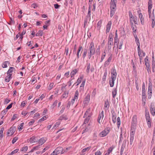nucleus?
Here are the masks:
<instances>
[{"label":"nucleus","instance_id":"obj_3","mask_svg":"<svg viewBox=\"0 0 155 155\" xmlns=\"http://www.w3.org/2000/svg\"><path fill=\"white\" fill-rule=\"evenodd\" d=\"M95 52V49L94 48V44L93 42H91L88 48V58L90 59L92 55H94Z\"/></svg>","mask_w":155,"mask_h":155},{"label":"nucleus","instance_id":"obj_37","mask_svg":"<svg viewBox=\"0 0 155 155\" xmlns=\"http://www.w3.org/2000/svg\"><path fill=\"white\" fill-rule=\"evenodd\" d=\"M151 18L152 20V26L153 28H154L155 25V21L154 20V17L153 15H152L151 18Z\"/></svg>","mask_w":155,"mask_h":155},{"label":"nucleus","instance_id":"obj_51","mask_svg":"<svg viewBox=\"0 0 155 155\" xmlns=\"http://www.w3.org/2000/svg\"><path fill=\"white\" fill-rule=\"evenodd\" d=\"M114 148V147L113 145H112L111 147L109 148L108 150V152L110 153L112 151Z\"/></svg>","mask_w":155,"mask_h":155},{"label":"nucleus","instance_id":"obj_55","mask_svg":"<svg viewBox=\"0 0 155 155\" xmlns=\"http://www.w3.org/2000/svg\"><path fill=\"white\" fill-rule=\"evenodd\" d=\"M18 139V138L17 137H15L13 138L12 141V143H14L16 142Z\"/></svg>","mask_w":155,"mask_h":155},{"label":"nucleus","instance_id":"obj_45","mask_svg":"<svg viewBox=\"0 0 155 155\" xmlns=\"http://www.w3.org/2000/svg\"><path fill=\"white\" fill-rule=\"evenodd\" d=\"M107 75V71H106L104 74L103 76V78H102V80L103 81H105Z\"/></svg>","mask_w":155,"mask_h":155},{"label":"nucleus","instance_id":"obj_16","mask_svg":"<svg viewBox=\"0 0 155 155\" xmlns=\"http://www.w3.org/2000/svg\"><path fill=\"white\" fill-rule=\"evenodd\" d=\"M145 65L148 72L150 71V64L148 57L147 56L144 60Z\"/></svg>","mask_w":155,"mask_h":155},{"label":"nucleus","instance_id":"obj_9","mask_svg":"<svg viewBox=\"0 0 155 155\" xmlns=\"http://www.w3.org/2000/svg\"><path fill=\"white\" fill-rule=\"evenodd\" d=\"M94 69L93 65H91L90 63L87 64L86 71L87 74H89L90 72H93L94 71Z\"/></svg>","mask_w":155,"mask_h":155},{"label":"nucleus","instance_id":"obj_11","mask_svg":"<svg viewBox=\"0 0 155 155\" xmlns=\"http://www.w3.org/2000/svg\"><path fill=\"white\" fill-rule=\"evenodd\" d=\"M152 93V86L151 85H150V83H149L148 91H147V95L149 99L151 98Z\"/></svg>","mask_w":155,"mask_h":155},{"label":"nucleus","instance_id":"obj_5","mask_svg":"<svg viewBox=\"0 0 155 155\" xmlns=\"http://www.w3.org/2000/svg\"><path fill=\"white\" fill-rule=\"evenodd\" d=\"M110 131V130L108 128H105L104 130L100 133L99 135L101 137H104L108 134Z\"/></svg>","mask_w":155,"mask_h":155},{"label":"nucleus","instance_id":"obj_64","mask_svg":"<svg viewBox=\"0 0 155 155\" xmlns=\"http://www.w3.org/2000/svg\"><path fill=\"white\" fill-rule=\"evenodd\" d=\"M59 119L61 120H66L67 119V118L66 117V116H61L60 118H59Z\"/></svg>","mask_w":155,"mask_h":155},{"label":"nucleus","instance_id":"obj_32","mask_svg":"<svg viewBox=\"0 0 155 155\" xmlns=\"http://www.w3.org/2000/svg\"><path fill=\"white\" fill-rule=\"evenodd\" d=\"M15 71V68L13 67H10L8 71L7 74H11V73H12L13 71Z\"/></svg>","mask_w":155,"mask_h":155},{"label":"nucleus","instance_id":"obj_42","mask_svg":"<svg viewBox=\"0 0 155 155\" xmlns=\"http://www.w3.org/2000/svg\"><path fill=\"white\" fill-rule=\"evenodd\" d=\"M137 121V117L136 115H134L132 118V121L133 123L135 124Z\"/></svg>","mask_w":155,"mask_h":155},{"label":"nucleus","instance_id":"obj_44","mask_svg":"<svg viewBox=\"0 0 155 155\" xmlns=\"http://www.w3.org/2000/svg\"><path fill=\"white\" fill-rule=\"evenodd\" d=\"M4 130V127H2L0 130V138H2L3 135V132Z\"/></svg>","mask_w":155,"mask_h":155},{"label":"nucleus","instance_id":"obj_58","mask_svg":"<svg viewBox=\"0 0 155 155\" xmlns=\"http://www.w3.org/2000/svg\"><path fill=\"white\" fill-rule=\"evenodd\" d=\"M28 113L27 111L23 110L21 112V114L23 115L24 116H25L28 114Z\"/></svg>","mask_w":155,"mask_h":155},{"label":"nucleus","instance_id":"obj_28","mask_svg":"<svg viewBox=\"0 0 155 155\" xmlns=\"http://www.w3.org/2000/svg\"><path fill=\"white\" fill-rule=\"evenodd\" d=\"M152 68L153 71H154V68L155 67V61H154V56L153 52L152 53Z\"/></svg>","mask_w":155,"mask_h":155},{"label":"nucleus","instance_id":"obj_14","mask_svg":"<svg viewBox=\"0 0 155 155\" xmlns=\"http://www.w3.org/2000/svg\"><path fill=\"white\" fill-rule=\"evenodd\" d=\"M150 113L153 116L155 115V104L151 103L150 107Z\"/></svg>","mask_w":155,"mask_h":155},{"label":"nucleus","instance_id":"obj_35","mask_svg":"<svg viewBox=\"0 0 155 155\" xmlns=\"http://www.w3.org/2000/svg\"><path fill=\"white\" fill-rule=\"evenodd\" d=\"M102 21L100 20L97 23V29L98 30H100L101 26Z\"/></svg>","mask_w":155,"mask_h":155},{"label":"nucleus","instance_id":"obj_17","mask_svg":"<svg viewBox=\"0 0 155 155\" xmlns=\"http://www.w3.org/2000/svg\"><path fill=\"white\" fill-rule=\"evenodd\" d=\"M84 78V75L83 74L81 75L79 78L77 79V80L76 82V83H75L72 86V87H73L74 85V84H76V86H78L79 85L80 83H81V82L82 80L83 79V78Z\"/></svg>","mask_w":155,"mask_h":155},{"label":"nucleus","instance_id":"obj_26","mask_svg":"<svg viewBox=\"0 0 155 155\" xmlns=\"http://www.w3.org/2000/svg\"><path fill=\"white\" fill-rule=\"evenodd\" d=\"M90 100V96L89 95H87L85 97L84 102V104H88Z\"/></svg>","mask_w":155,"mask_h":155},{"label":"nucleus","instance_id":"obj_25","mask_svg":"<svg viewBox=\"0 0 155 155\" xmlns=\"http://www.w3.org/2000/svg\"><path fill=\"white\" fill-rule=\"evenodd\" d=\"M146 95V89L144 83H143L142 86V96H144Z\"/></svg>","mask_w":155,"mask_h":155},{"label":"nucleus","instance_id":"obj_6","mask_svg":"<svg viewBox=\"0 0 155 155\" xmlns=\"http://www.w3.org/2000/svg\"><path fill=\"white\" fill-rule=\"evenodd\" d=\"M118 36L117 35V30L116 31L115 33V36L114 38V47H113V49H114L115 48V45H116L117 47L116 48V49L115 50V52L117 53V48L118 47L117 44H118Z\"/></svg>","mask_w":155,"mask_h":155},{"label":"nucleus","instance_id":"obj_38","mask_svg":"<svg viewBox=\"0 0 155 155\" xmlns=\"http://www.w3.org/2000/svg\"><path fill=\"white\" fill-rule=\"evenodd\" d=\"M117 127L119 129L120 125L121 124L120 119V117H117Z\"/></svg>","mask_w":155,"mask_h":155},{"label":"nucleus","instance_id":"obj_23","mask_svg":"<svg viewBox=\"0 0 155 155\" xmlns=\"http://www.w3.org/2000/svg\"><path fill=\"white\" fill-rule=\"evenodd\" d=\"M82 47L81 45H80L79 46V47L78 48V49L77 50V52L76 54L77 55V58L78 59V58H79L80 56L81 55V54H80V52L81 51V52H82Z\"/></svg>","mask_w":155,"mask_h":155},{"label":"nucleus","instance_id":"obj_33","mask_svg":"<svg viewBox=\"0 0 155 155\" xmlns=\"http://www.w3.org/2000/svg\"><path fill=\"white\" fill-rule=\"evenodd\" d=\"M152 5H148V13H149V15L150 18H151V16L152 15H153L151 14V9L152 8Z\"/></svg>","mask_w":155,"mask_h":155},{"label":"nucleus","instance_id":"obj_2","mask_svg":"<svg viewBox=\"0 0 155 155\" xmlns=\"http://www.w3.org/2000/svg\"><path fill=\"white\" fill-rule=\"evenodd\" d=\"M111 79L110 80L109 83L110 87H113L114 84V81L116 79L117 75L116 70L113 68L111 70Z\"/></svg>","mask_w":155,"mask_h":155},{"label":"nucleus","instance_id":"obj_53","mask_svg":"<svg viewBox=\"0 0 155 155\" xmlns=\"http://www.w3.org/2000/svg\"><path fill=\"white\" fill-rule=\"evenodd\" d=\"M73 79H71L69 81L67 82V84L68 85V87H70L71 86L72 84V81Z\"/></svg>","mask_w":155,"mask_h":155},{"label":"nucleus","instance_id":"obj_48","mask_svg":"<svg viewBox=\"0 0 155 155\" xmlns=\"http://www.w3.org/2000/svg\"><path fill=\"white\" fill-rule=\"evenodd\" d=\"M108 48L109 49H110L113 44V41H108Z\"/></svg>","mask_w":155,"mask_h":155},{"label":"nucleus","instance_id":"obj_57","mask_svg":"<svg viewBox=\"0 0 155 155\" xmlns=\"http://www.w3.org/2000/svg\"><path fill=\"white\" fill-rule=\"evenodd\" d=\"M85 80H84L82 82L81 84L80 88H81L82 87H84L85 84Z\"/></svg>","mask_w":155,"mask_h":155},{"label":"nucleus","instance_id":"obj_15","mask_svg":"<svg viewBox=\"0 0 155 155\" xmlns=\"http://www.w3.org/2000/svg\"><path fill=\"white\" fill-rule=\"evenodd\" d=\"M139 12H140V10L139 11H138L137 12L138 13V17L140 20L141 24L143 25H144V18L143 17L142 13Z\"/></svg>","mask_w":155,"mask_h":155},{"label":"nucleus","instance_id":"obj_19","mask_svg":"<svg viewBox=\"0 0 155 155\" xmlns=\"http://www.w3.org/2000/svg\"><path fill=\"white\" fill-rule=\"evenodd\" d=\"M55 152H56L57 154L59 153H63L64 152L63 151V148L61 147L56 148L55 150Z\"/></svg>","mask_w":155,"mask_h":155},{"label":"nucleus","instance_id":"obj_27","mask_svg":"<svg viewBox=\"0 0 155 155\" xmlns=\"http://www.w3.org/2000/svg\"><path fill=\"white\" fill-rule=\"evenodd\" d=\"M12 74H9L7 76L5 79V81L6 82H9L12 78Z\"/></svg>","mask_w":155,"mask_h":155},{"label":"nucleus","instance_id":"obj_24","mask_svg":"<svg viewBox=\"0 0 155 155\" xmlns=\"http://www.w3.org/2000/svg\"><path fill=\"white\" fill-rule=\"evenodd\" d=\"M46 140V138H41L38 140V143L40 145H42L45 142Z\"/></svg>","mask_w":155,"mask_h":155},{"label":"nucleus","instance_id":"obj_52","mask_svg":"<svg viewBox=\"0 0 155 155\" xmlns=\"http://www.w3.org/2000/svg\"><path fill=\"white\" fill-rule=\"evenodd\" d=\"M60 121H58L56 122V123L54 125L53 127L54 128V129H56L57 127H58L60 125Z\"/></svg>","mask_w":155,"mask_h":155},{"label":"nucleus","instance_id":"obj_61","mask_svg":"<svg viewBox=\"0 0 155 155\" xmlns=\"http://www.w3.org/2000/svg\"><path fill=\"white\" fill-rule=\"evenodd\" d=\"M35 120H33V119H32L31 121L28 123V125L29 126H32L33 125V124L35 122Z\"/></svg>","mask_w":155,"mask_h":155},{"label":"nucleus","instance_id":"obj_13","mask_svg":"<svg viewBox=\"0 0 155 155\" xmlns=\"http://www.w3.org/2000/svg\"><path fill=\"white\" fill-rule=\"evenodd\" d=\"M104 117V112L103 111H102L101 112L99 113L97 119V121L100 124H101V123L102 122Z\"/></svg>","mask_w":155,"mask_h":155},{"label":"nucleus","instance_id":"obj_7","mask_svg":"<svg viewBox=\"0 0 155 155\" xmlns=\"http://www.w3.org/2000/svg\"><path fill=\"white\" fill-rule=\"evenodd\" d=\"M145 117L148 125L149 127H150L151 126V119L149 112L148 111H146Z\"/></svg>","mask_w":155,"mask_h":155},{"label":"nucleus","instance_id":"obj_39","mask_svg":"<svg viewBox=\"0 0 155 155\" xmlns=\"http://www.w3.org/2000/svg\"><path fill=\"white\" fill-rule=\"evenodd\" d=\"M106 55V53L105 52H104L102 54L101 58V62H102L104 59Z\"/></svg>","mask_w":155,"mask_h":155},{"label":"nucleus","instance_id":"obj_22","mask_svg":"<svg viewBox=\"0 0 155 155\" xmlns=\"http://www.w3.org/2000/svg\"><path fill=\"white\" fill-rule=\"evenodd\" d=\"M69 95V91H65L61 96V99H66L68 97Z\"/></svg>","mask_w":155,"mask_h":155},{"label":"nucleus","instance_id":"obj_41","mask_svg":"<svg viewBox=\"0 0 155 155\" xmlns=\"http://www.w3.org/2000/svg\"><path fill=\"white\" fill-rule=\"evenodd\" d=\"M47 118V117L46 116H45L39 120L38 121V123H41L42 121L45 120H46Z\"/></svg>","mask_w":155,"mask_h":155},{"label":"nucleus","instance_id":"obj_20","mask_svg":"<svg viewBox=\"0 0 155 155\" xmlns=\"http://www.w3.org/2000/svg\"><path fill=\"white\" fill-rule=\"evenodd\" d=\"M111 25H112L111 21H109L106 26V33H108V32H109V31L110 29Z\"/></svg>","mask_w":155,"mask_h":155},{"label":"nucleus","instance_id":"obj_59","mask_svg":"<svg viewBox=\"0 0 155 155\" xmlns=\"http://www.w3.org/2000/svg\"><path fill=\"white\" fill-rule=\"evenodd\" d=\"M7 61H5L3 62L2 64V67L3 68H6L8 67L7 64Z\"/></svg>","mask_w":155,"mask_h":155},{"label":"nucleus","instance_id":"obj_10","mask_svg":"<svg viewBox=\"0 0 155 155\" xmlns=\"http://www.w3.org/2000/svg\"><path fill=\"white\" fill-rule=\"evenodd\" d=\"M79 96V92L78 91H76L74 94V97L72 99L71 101V103L72 105H73L75 101H77L78 100Z\"/></svg>","mask_w":155,"mask_h":155},{"label":"nucleus","instance_id":"obj_36","mask_svg":"<svg viewBox=\"0 0 155 155\" xmlns=\"http://www.w3.org/2000/svg\"><path fill=\"white\" fill-rule=\"evenodd\" d=\"M117 88L113 89V90L112 91V93L113 95V98H114L117 95Z\"/></svg>","mask_w":155,"mask_h":155},{"label":"nucleus","instance_id":"obj_21","mask_svg":"<svg viewBox=\"0 0 155 155\" xmlns=\"http://www.w3.org/2000/svg\"><path fill=\"white\" fill-rule=\"evenodd\" d=\"M78 71V69H74L71 72L70 75L72 79H73L74 78V75L77 74Z\"/></svg>","mask_w":155,"mask_h":155},{"label":"nucleus","instance_id":"obj_8","mask_svg":"<svg viewBox=\"0 0 155 155\" xmlns=\"http://www.w3.org/2000/svg\"><path fill=\"white\" fill-rule=\"evenodd\" d=\"M16 130V128L15 126H12L7 131L8 136H12L15 132Z\"/></svg>","mask_w":155,"mask_h":155},{"label":"nucleus","instance_id":"obj_63","mask_svg":"<svg viewBox=\"0 0 155 155\" xmlns=\"http://www.w3.org/2000/svg\"><path fill=\"white\" fill-rule=\"evenodd\" d=\"M87 53V50L85 51H84L83 52V58L84 59V58L86 56V54Z\"/></svg>","mask_w":155,"mask_h":155},{"label":"nucleus","instance_id":"obj_31","mask_svg":"<svg viewBox=\"0 0 155 155\" xmlns=\"http://www.w3.org/2000/svg\"><path fill=\"white\" fill-rule=\"evenodd\" d=\"M31 84H34L37 82V78L35 76H33L31 78Z\"/></svg>","mask_w":155,"mask_h":155},{"label":"nucleus","instance_id":"obj_54","mask_svg":"<svg viewBox=\"0 0 155 155\" xmlns=\"http://www.w3.org/2000/svg\"><path fill=\"white\" fill-rule=\"evenodd\" d=\"M90 119V117H87L85 119V120H84V124H87L89 120Z\"/></svg>","mask_w":155,"mask_h":155},{"label":"nucleus","instance_id":"obj_47","mask_svg":"<svg viewBox=\"0 0 155 155\" xmlns=\"http://www.w3.org/2000/svg\"><path fill=\"white\" fill-rule=\"evenodd\" d=\"M24 123H21V124H20L18 128V129L19 131H20L23 129L24 127Z\"/></svg>","mask_w":155,"mask_h":155},{"label":"nucleus","instance_id":"obj_43","mask_svg":"<svg viewBox=\"0 0 155 155\" xmlns=\"http://www.w3.org/2000/svg\"><path fill=\"white\" fill-rule=\"evenodd\" d=\"M54 84L53 83H50L48 86V89L50 91L51 90L53 87Z\"/></svg>","mask_w":155,"mask_h":155},{"label":"nucleus","instance_id":"obj_49","mask_svg":"<svg viewBox=\"0 0 155 155\" xmlns=\"http://www.w3.org/2000/svg\"><path fill=\"white\" fill-rule=\"evenodd\" d=\"M91 147H87V148H85L83 150H82V153H84L86 151H88L91 148Z\"/></svg>","mask_w":155,"mask_h":155},{"label":"nucleus","instance_id":"obj_56","mask_svg":"<svg viewBox=\"0 0 155 155\" xmlns=\"http://www.w3.org/2000/svg\"><path fill=\"white\" fill-rule=\"evenodd\" d=\"M108 41H113V35L112 34H110L109 35Z\"/></svg>","mask_w":155,"mask_h":155},{"label":"nucleus","instance_id":"obj_29","mask_svg":"<svg viewBox=\"0 0 155 155\" xmlns=\"http://www.w3.org/2000/svg\"><path fill=\"white\" fill-rule=\"evenodd\" d=\"M91 109L90 108H89L86 111L85 113V116L86 115L88 116V117H90L91 115Z\"/></svg>","mask_w":155,"mask_h":155},{"label":"nucleus","instance_id":"obj_12","mask_svg":"<svg viewBox=\"0 0 155 155\" xmlns=\"http://www.w3.org/2000/svg\"><path fill=\"white\" fill-rule=\"evenodd\" d=\"M135 129L134 128H131L130 133V143L131 144L134 140V135L135 134Z\"/></svg>","mask_w":155,"mask_h":155},{"label":"nucleus","instance_id":"obj_50","mask_svg":"<svg viewBox=\"0 0 155 155\" xmlns=\"http://www.w3.org/2000/svg\"><path fill=\"white\" fill-rule=\"evenodd\" d=\"M109 106V103L108 101H105L104 107L105 108H108Z\"/></svg>","mask_w":155,"mask_h":155},{"label":"nucleus","instance_id":"obj_4","mask_svg":"<svg viewBox=\"0 0 155 155\" xmlns=\"http://www.w3.org/2000/svg\"><path fill=\"white\" fill-rule=\"evenodd\" d=\"M129 18L131 25H134V23L137 25L138 24V18L136 16H133L132 13L130 11L129 12Z\"/></svg>","mask_w":155,"mask_h":155},{"label":"nucleus","instance_id":"obj_18","mask_svg":"<svg viewBox=\"0 0 155 155\" xmlns=\"http://www.w3.org/2000/svg\"><path fill=\"white\" fill-rule=\"evenodd\" d=\"M38 140V139L37 137L33 136L29 139V141L31 143H33L37 142Z\"/></svg>","mask_w":155,"mask_h":155},{"label":"nucleus","instance_id":"obj_40","mask_svg":"<svg viewBox=\"0 0 155 155\" xmlns=\"http://www.w3.org/2000/svg\"><path fill=\"white\" fill-rule=\"evenodd\" d=\"M43 34V32L42 30H39L36 34V36H42Z\"/></svg>","mask_w":155,"mask_h":155},{"label":"nucleus","instance_id":"obj_1","mask_svg":"<svg viewBox=\"0 0 155 155\" xmlns=\"http://www.w3.org/2000/svg\"><path fill=\"white\" fill-rule=\"evenodd\" d=\"M117 0H111L110 3V17H112L114 14L117 8Z\"/></svg>","mask_w":155,"mask_h":155},{"label":"nucleus","instance_id":"obj_34","mask_svg":"<svg viewBox=\"0 0 155 155\" xmlns=\"http://www.w3.org/2000/svg\"><path fill=\"white\" fill-rule=\"evenodd\" d=\"M134 36L135 39V41L137 45L140 44L139 40L137 37V35L136 34H134Z\"/></svg>","mask_w":155,"mask_h":155},{"label":"nucleus","instance_id":"obj_62","mask_svg":"<svg viewBox=\"0 0 155 155\" xmlns=\"http://www.w3.org/2000/svg\"><path fill=\"white\" fill-rule=\"evenodd\" d=\"M66 86L67 85H65V84H63L61 88V90L62 91H64Z\"/></svg>","mask_w":155,"mask_h":155},{"label":"nucleus","instance_id":"obj_30","mask_svg":"<svg viewBox=\"0 0 155 155\" xmlns=\"http://www.w3.org/2000/svg\"><path fill=\"white\" fill-rule=\"evenodd\" d=\"M138 55L140 58H143V57L145 56V53L143 51H141L140 52L138 53Z\"/></svg>","mask_w":155,"mask_h":155},{"label":"nucleus","instance_id":"obj_46","mask_svg":"<svg viewBox=\"0 0 155 155\" xmlns=\"http://www.w3.org/2000/svg\"><path fill=\"white\" fill-rule=\"evenodd\" d=\"M40 148V145H38L36 147H34L31 150V152H33L35 151L36 150H38Z\"/></svg>","mask_w":155,"mask_h":155},{"label":"nucleus","instance_id":"obj_60","mask_svg":"<svg viewBox=\"0 0 155 155\" xmlns=\"http://www.w3.org/2000/svg\"><path fill=\"white\" fill-rule=\"evenodd\" d=\"M19 149H16L15 150L12 151V153H11L10 155H12V154H13L15 153H16L18 152V151Z\"/></svg>","mask_w":155,"mask_h":155}]
</instances>
